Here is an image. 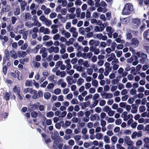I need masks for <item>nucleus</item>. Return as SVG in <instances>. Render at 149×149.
I'll use <instances>...</instances> for the list:
<instances>
[{
  "label": "nucleus",
  "mask_w": 149,
  "mask_h": 149,
  "mask_svg": "<svg viewBox=\"0 0 149 149\" xmlns=\"http://www.w3.org/2000/svg\"><path fill=\"white\" fill-rule=\"evenodd\" d=\"M133 10V7L132 4L127 3L125 5L123 9L122 14L123 15H129L132 13Z\"/></svg>",
  "instance_id": "nucleus-1"
},
{
  "label": "nucleus",
  "mask_w": 149,
  "mask_h": 149,
  "mask_svg": "<svg viewBox=\"0 0 149 149\" xmlns=\"http://www.w3.org/2000/svg\"><path fill=\"white\" fill-rule=\"evenodd\" d=\"M32 94V97L33 99H36L39 97L42 96L43 93L41 91H38L37 93V91L35 90L32 91L31 93Z\"/></svg>",
  "instance_id": "nucleus-2"
},
{
  "label": "nucleus",
  "mask_w": 149,
  "mask_h": 149,
  "mask_svg": "<svg viewBox=\"0 0 149 149\" xmlns=\"http://www.w3.org/2000/svg\"><path fill=\"white\" fill-rule=\"evenodd\" d=\"M139 43V41L137 38H133L132 39L131 45L133 47H137L138 46Z\"/></svg>",
  "instance_id": "nucleus-3"
},
{
  "label": "nucleus",
  "mask_w": 149,
  "mask_h": 149,
  "mask_svg": "<svg viewBox=\"0 0 149 149\" xmlns=\"http://www.w3.org/2000/svg\"><path fill=\"white\" fill-rule=\"evenodd\" d=\"M106 31L108 32L107 33L108 36L110 38H111L112 33L114 32V30L111 26H108L106 28Z\"/></svg>",
  "instance_id": "nucleus-4"
},
{
  "label": "nucleus",
  "mask_w": 149,
  "mask_h": 149,
  "mask_svg": "<svg viewBox=\"0 0 149 149\" xmlns=\"http://www.w3.org/2000/svg\"><path fill=\"white\" fill-rule=\"evenodd\" d=\"M39 31L41 33H43L45 34H49L50 33V31L47 28H45L43 26H41L39 29Z\"/></svg>",
  "instance_id": "nucleus-5"
},
{
  "label": "nucleus",
  "mask_w": 149,
  "mask_h": 149,
  "mask_svg": "<svg viewBox=\"0 0 149 149\" xmlns=\"http://www.w3.org/2000/svg\"><path fill=\"white\" fill-rule=\"evenodd\" d=\"M125 143L128 145H132L134 144L133 142L130 140L129 136H126L124 137Z\"/></svg>",
  "instance_id": "nucleus-6"
},
{
  "label": "nucleus",
  "mask_w": 149,
  "mask_h": 149,
  "mask_svg": "<svg viewBox=\"0 0 149 149\" xmlns=\"http://www.w3.org/2000/svg\"><path fill=\"white\" fill-rule=\"evenodd\" d=\"M49 52L50 53L54 52L56 53L59 51L58 48L56 47L52 46L48 49Z\"/></svg>",
  "instance_id": "nucleus-7"
},
{
  "label": "nucleus",
  "mask_w": 149,
  "mask_h": 149,
  "mask_svg": "<svg viewBox=\"0 0 149 149\" xmlns=\"http://www.w3.org/2000/svg\"><path fill=\"white\" fill-rule=\"evenodd\" d=\"M39 105L38 103L32 104L29 106V109L30 111L35 110L38 108Z\"/></svg>",
  "instance_id": "nucleus-8"
},
{
  "label": "nucleus",
  "mask_w": 149,
  "mask_h": 149,
  "mask_svg": "<svg viewBox=\"0 0 149 149\" xmlns=\"http://www.w3.org/2000/svg\"><path fill=\"white\" fill-rule=\"evenodd\" d=\"M9 54L11 57L14 59L17 58L18 56L16 52L13 50L10 51Z\"/></svg>",
  "instance_id": "nucleus-9"
},
{
  "label": "nucleus",
  "mask_w": 149,
  "mask_h": 149,
  "mask_svg": "<svg viewBox=\"0 0 149 149\" xmlns=\"http://www.w3.org/2000/svg\"><path fill=\"white\" fill-rule=\"evenodd\" d=\"M133 24L136 25L138 27L141 24V20L139 18H134L132 19Z\"/></svg>",
  "instance_id": "nucleus-10"
},
{
  "label": "nucleus",
  "mask_w": 149,
  "mask_h": 149,
  "mask_svg": "<svg viewBox=\"0 0 149 149\" xmlns=\"http://www.w3.org/2000/svg\"><path fill=\"white\" fill-rule=\"evenodd\" d=\"M104 28V25H101L100 26H96L94 28V30L96 32H101L103 31Z\"/></svg>",
  "instance_id": "nucleus-11"
},
{
  "label": "nucleus",
  "mask_w": 149,
  "mask_h": 149,
  "mask_svg": "<svg viewBox=\"0 0 149 149\" xmlns=\"http://www.w3.org/2000/svg\"><path fill=\"white\" fill-rule=\"evenodd\" d=\"M58 85H60L62 87L65 88L67 85L66 83L64 81V80L62 79H59L58 81Z\"/></svg>",
  "instance_id": "nucleus-12"
},
{
  "label": "nucleus",
  "mask_w": 149,
  "mask_h": 149,
  "mask_svg": "<svg viewBox=\"0 0 149 149\" xmlns=\"http://www.w3.org/2000/svg\"><path fill=\"white\" fill-rule=\"evenodd\" d=\"M147 56L146 54L144 53H142L141 55V57L142 58V59L140 60V63H144L145 59L147 58Z\"/></svg>",
  "instance_id": "nucleus-13"
},
{
  "label": "nucleus",
  "mask_w": 149,
  "mask_h": 149,
  "mask_svg": "<svg viewBox=\"0 0 149 149\" xmlns=\"http://www.w3.org/2000/svg\"><path fill=\"white\" fill-rule=\"evenodd\" d=\"M89 43L90 45L92 46L95 45V46H97L99 45V42L98 41H95L93 40H91L89 41Z\"/></svg>",
  "instance_id": "nucleus-14"
},
{
  "label": "nucleus",
  "mask_w": 149,
  "mask_h": 149,
  "mask_svg": "<svg viewBox=\"0 0 149 149\" xmlns=\"http://www.w3.org/2000/svg\"><path fill=\"white\" fill-rule=\"evenodd\" d=\"M20 74V72L17 70H15L14 72H11L10 73V75L13 77L15 78L17 76H18Z\"/></svg>",
  "instance_id": "nucleus-15"
},
{
  "label": "nucleus",
  "mask_w": 149,
  "mask_h": 149,
  "mask_svg": "<svg viewBox=\"0 0 149 149\" xmlns=\"http://www.w3.org/2000/svg\"><path fill=\"white\" fill-rule=\"evenodd\" d=\"M143 36L145 39L149 40V29L146 30L144 32Z\"/></svg>",
  "instance_id": "nucleus-16"
},
{
  "label": "nucleus",
  "mask_w": 149,
  "mask_h": 149,
  "mask_svg": "<svg viewBox=\"0 0 149 149\" xmlns=\"http://www.w3.org/2000/svg\"><path fill=\"white\" fill-rule=\"evenodd\" d=\"M27 54L24 51H21L18 52V55L19 57H24Z\"/></svg>",
  "instance_id": "nucleus-17"
},
{
  "label": "nucleus",
  "mask_w": 149,
  "mask_h": 149,
  "mask_svg": "<svg viewBox=\"0 0 149 149\" xmlns=\"http://www.w3.org/2000/svg\"><path fill=\"white\" fill-rule=\"evenodd\" d=\"M65 63L66 64L67 70H70L71 68V65L70 64V59H67L65 60Z\"/></svg>",
  "instance_id": "nucleus-18"
},
{
  "label": "nucleus",
  "mask_w": 149,
  "mask_h": 149,
  "mask_svg": "<svg viewBox=\"0 0 149 149\" xmlns=\"http://www.w3.org/2000/svg\"><path fill=\"white\" fill-rule=\"evenodd\" d=\"M103 134L101 133H98L96 134L95 136L96 138L98 140H100L102 139Z\"/></svg>",
  "instance_id": "nucleus-19"
},
{
  "label": "nucleus",
  "mask_w": 149,
  "mask_h": 149,
  "mask_svg": "<svg viewBox=\"0 0 149 149\" xmlns=\"http://www.w3.org/2000/svg\"><path fill=\"white\" fill-rule=\"evenodd\" d=\"M130 19V17H128L122 19L121 21L124 24H126L129 22Z\"/></svg>",
  "instance_id": "nucleus-20"
},
{
  "label": "nucleus",
  "mask_w": 149,
  "mask_h": 149,
  "mask_svg": "<svg viewBox=\"0 0 149 149\" xmlns=\"http://www.w3.org/2000/svg\"><path fill=\"white\" fill-rule=\"evenodd\" d=\"M90 104L89 102H83L81 103V107L83 109H85L86 107L89 105Z\"/></svg>",
  "instance_id": "nucleus-21"
},
{
  "label": "nucleus",
  "mask_w": 149,
  "mask_h": 149,
  "mask_svg": "<svg viewBox=\"0 0 149 149\" xmlns=\"http://www.w3.org/2000/svg\"><path fill=\"white\" fill-rule=\"evenodd\" d=\"M84 81V80L82 78H80L78 80L77 82V84L78 85L80 86L83 83Z\"/></svg>",
  "instance_id": "nucleus-22"
},
{
  "label": "nucleus",
  "mask_w": 149,
  "mask_h": 149,
  "mask_svg": "<svg viewBox=\"0 0 149 149\" xmlns=\"http://www.w3.org/2000/svg\"><path fill=\"white\" fill-rule=\"evenodd\" d=\"M145 19L143 20L142 24L140 27V29L141 31H143L146 29V25L145 24L143 23L144 21H145Z\"/></svg>",
  "instance_id": "nucleus-23"
},
{
  "label": "nucleus",
  "mask_w": 149,
  "mask_h": 149,
  "mask_svg": "<svg viewBox=\"0 0 149 149\" xmlns=\"http://www.w3.org/2000/svg\"><path fill=\"white\" fill-rule=\"evenodd\" d=\"M51 96V94L49 92H47L45 93L44 94V97L45 99L48 100L50 99Z\"/></svg>",
  "instance_id": "nucleus-24"
},
{
  "label": "nucleus",
  "mask_w": 149,
  "mask_h": 149,
  "mask_svg": "<svg viewBox=\"0 0 149 149\" xmlns=\"http://www.w3.org/2000/svg\"><path fill=\"white\" fill-rule=\"evenodd\" d=\"M4 99L6 100H8L10 99V94L7 92H6L4 94Z\"/></svg>",
  "instance_id": "nucleus-25"
},
{
  "label": "nucleus",
  "mask_w": 149,
  "mask_h": 149,
  "mask_svg": "<svg viewBox=\"0 0 149 149\" xmlns=\"http://www.w3.org/2000/svg\"><path fill=\"white\" fill-rule=\"evenodd\" d=\"M33 90L30 88H26L24 90V94L28 93H31Z\"/></svg>",
  "instance_id": "nucleus-26"
},
{
  "label": "nucleus",
  "mask_w": 149,
  "mask_h": 149,
  "mask_svg": "<svg viewBox=\"0 0 149 149\" xmlns=\"http://www.w3.org/2000/svg\"><path fill=\"white\" fill-rule=\"evenodd\" d=\"M61 92V90L59 88H57L55 89L54 90L53 93L56 95H58Z\"/></svg>",
  "instance_id": "nucleus-27"
},
{
  "label": "nucleus",
  "mask_w": 149,
  "mask_h": 149,
  "mask_svg": "<svg viewBox=\"0 0 149 149\" xmlns=\"http://www.w3.org/2000/svg\"><path fill=\"white\" fill-rule=\"evenodd\" d=\"M38 113H40L39 111H38L37 112L36 111H33L31 113V115L32 117L33 118H36L37 117L38 115Z\"/></svg>",
  "instance_id": "nucleus-28"
},
{
  "label": "nucleus",
  "mask_w": 149,
  "mask_h": 149,
  "mask_svg": "<svg viewBox=\"0 0 149 149\" xmlns=\"http://www.w3.org/2000/svg\"><path fill=\"white\" fill-rule=\"evenodd\" d=\"M103 140L106 143H109L110 142V138L107 136H104Z\"/></svg>",
  "instance_id": "nucleus-29"
},
{
  "label": "nucleus",
  "mask_w": 149,
  "mask_h": 149,
  "mask_svg": "<svg viewBox=\"0 0 149 149\" xmlns=\"http://www.w3.org/2000/svg\"><path fill=\"white\" fill-rule=\"evenodd\" d=\"M92 85L95 87H97L98 86V82L96 80H94L92 81Z\"/></svg>",
  "instance_id": "nucleus-30"
},
{
  "label": "nucleus",
  "mask_w": 149,
  "mask_h": 149,
  "mask_svg": "<svg viewBox=\"0 0 149 149\" xmlns=\"http://www.w3.org/2000/svg\"><path fill=\"white\" fill-rule=\"evenodd\" d=\"M94 101L93 102V104H91L90 107L91 108L94 107H95L98 104V101L97 100H94Z\"/></svg>",
  "instance_id": "nucleus-31"
},
{
  "label": "nucleus",
  "mask_w": 149,
  "mask_h": 149,
  "mask_svg": "<svg viewBox=\"0 0 149 149\" xmlns=\"http://www.w3.org/2000/svg\"><path fill=\"white\" fill-rule=\"evenodd\" d=\"M13 91L15 93H17V94L18 93L19 91V92H20V87H17L16 86H15L14 87L13 89Z\"/></svg>",
  "instance_id": "nucleus-32"
},
{
  "label": "nucleus",
  "mask_w": 149,
  "mask_h": 149,
  "mask_svg": "<svg viewBox=\"0 0 149 149\" xmlns=\"http://www.w3.org/2000/svg\"><path fill=\"white\" fill-rule=\"evenodd\" d=\"M143 142L141 140H138L136 143V145L137 148H139V149L140 148V146L142 145Z\"/></svg>",
  "instance_id": "nucleus-33"
},
{
  "label": "nucleus",
  "mask_w": 149,
  "mask_h": 149,
  "mask_svg": "<svg viewBox=\"0 0 149 149\" xmlns=\"http://www.w3.org/2000/svg\"><path fill=\"white\" fill-rule=\"evenodd\" d=\"M44 22L45 25L48 26H49L52 24L51 21L47 19H46Z\"/></svg>",
  "instance_id": "nucleus-34"
},
{
  "label": "nucleus",
  "mask_w": 149,
  "mask_h": 149,
  "mask_svg": "<svg viewBox=\"0 0 149 149\" xmlns=\"http://www.w3.org/2000/svg\"><path fill=\"white\" fill-rule=\"evenodd\" d=\"M139 109L140 112H143L146 110V108L145 106H141L139 107Z\"/></svg>",
  "instance_id": "nucleus-35"
},
{
  "label": "nucleus",
  "mask_w": 149,
  "mask_h": 149,
  "mask_svg": "<svg viewBox=\"0 0 149 149\" xmlns=\"http://www.w3.org/2000/svg\"><path fill=\"white\" fill-rule=\"evenodd\" d=\"M132 118V114H130L127 115L123 120L124 121H126L131 118Z\"/></svg>",
  "instance_id": "nucleus-36"
},
{
  "label": "nucleus",
  "mask_w": 149,
  "mask_h": 149,
  "mask_svg": "<svg viewBox=\"0 0 149 149\" xmlns=\"http://www.w3.org/2000/svg\"><path fill=\"white\" fill-rule=\"evenodd\" d=\"M111 109V108L108 106H106L103 108V110L107 113Z\"/></svg>",
  "instance_id": "nucleus-37"
},
{
  "label": "nucleus",
  "mask_w": 149,
  "mask_h": 149,
  "mask_svg": "<svg viewBox=\"0 0 149 149\" xmlns=\"http://www.w3.org/2000/svg\"><path fill=\"white\" fill-rule=\"evenodd\" d=\"M24 17L26 19H30L31 18V16L30 13H26L24 15Z\"/></svg>",
  "instance_id": "nucleus-38"
},
{
  "label": "nucleus",
  "mask_w": 149,
  "mask_h": 149,
  "mask_svg": "<svg viewBox=\"0 0 149 149\" xmlns=\"http://www.w3.org/2000/svg\"><path fill=\"white\" fill-rule=\"evenodd\" d=\"M67 82L68 84H71L72 83V79L70 76H68L66 78Z\"/></svg>",
  "instance_id": "nucleus-39"
},
{
  "label": "nucleus",
  "mask_w": 149,
  "mask_h": 149,
  "mask_svg": "<svg viewBox=\"0 0 149 149\" xmlns=\"http://www.w3.org/2000/svg\"><path fill=\"white\" fill-rule=\"evenodd\" d=\"M54 116V113L51 111L47 112V113L46 116L48 118L53 117Z\"/></svg>",
  "instance_id": "nucleus-40"
},
{
  "label": "nucleus",
  "mask_w": 149,
  "mask_h": 149,
  "mask_svg": "<svg viewBox=\"0 0 149 149\" xmlns=\"http://www.w3.org/2000/svg\"><path fill=\"white\" fill-rule=\"evenodd\" d=\"M54 135H52V136L53 139H55L58 136L59 134L58 132L56 131H54Z\"/></svg>",
  "instance_id": "nucleus-41"
},
{
  "label": "nucleus",
  "mask_w": 149,
  "mask_h": 149,
  "mask_svg": "<svg viewBox=\"0 0 149 149\" xmlns=\"http://www.w3.org/2000/svg\"><path fill=\"white\" fill-rule=\"evenodd\" d=\"M63 45L62 44L60 45V46H61V49L60 50V53L61 54L64 53L66 51V49L64 47H62Z\"/></svg>",
  "instance_id": "nucleus-42"
},
{
  "label": "nucleus",
  "mask_w": 149,
  "mask_h": 149,
  "mask_svg": "<svg viewBox=\"0 0 149 149\" xmlns=\"http://www.w3.org/2000/svg\"><path fill=\"white\" fill-rule=\"evenodd\" d=\"M138 111V108L136 107H133L131 110V112L133 113H136Z\"/></svg>",
  "instance_id": "nucleus-43"
},
{
  "label": "nucleus",
  "mask_w": 149,
  "mask_h": 149,
  "mask_svg": "<svg viewBox=\"0 0 149 149\" xmlns=\"http://www.w3.org/2000/svg\"><path fill=\"white\" fill-rule=\"evenodd\" d=\"M107 113L109 116L111 117L113 116L114 115V112L111 109L110 111Z\"/></svg>",
  "instance_id": "nucleus-44"
},
{
  "label": "nucleus",
  "mask_w": 149,
  "mask_h": 149,
  "mask_svg": "<svg viewBox=\"0 0 149 149\" xmlns=\"http://www.w3.org/2000/svg\"><path fill=\"white\" fill-rule=\"evenodd\" d=\"M106 96V97H105V99H106L111 98L113 97V95L111 93H107Z\"/></svg>",
  "instance_id": "nucleus-45"
},
{
  "label": "nucleus",
  "mask_w": 149,
  "mask_h": 149,
  "mask_svg": "<svg viewBox=\"0 0 149 149\" xmlns=\"http://www.w3.org/2000/svg\"><path fill=\"white\" fill-rule=\"evenodd\" d=\"M25 85L26 86H31L32 84V81L29 80H26L25 82Z\"/></svg>",
  "instance_id": "nucleus-46"
},
{
  "label": "nucleus",
  "mask_w": 149,
  "mask_h": 149,
  "mask_svg": "<svg viewBox=\"0 0 149 149\" xmlns=\"http://www.w3.org/2000/svg\"><path fill=\"white\" fill-rule=\"evenodd\" d=\"M116 54V56L118 57H120L122 54V52L121 51H115V52Z\"/></svg>",
  "instance_id": "nucleus-47"
},
{
  "label": "nucleus",
  "mask_w": 149,
  "mask_h": 149,
  "mask_svg": "<svg viewBox=\"0 0 149 149\" xmlns=\"http://www.w3.org/2000/svg\"><path fill=\"white\" fill-rule=\"evenodd\" d=\"M63 62L61 61H58L56 63L55 67L56 68H58L60 65L62 64Z\"/></svg>",
  "instance_id": "nucleus-48"
},
{
  "label": "nucleus",
  "mask_w": 149,
  "mask_h": 149,
  "mask_svg": "<svg viewBox=\"0 0 149 149\" xmlns=\"http://www.w3.org/2000/svg\"><path fill=\"white\" fill-rule=\"evenodd\" d=\"M42 75L45 78L48 76L49 74L48 72L47 71H44L42 72Z\"/></svg>",
  "instance_id": "nucleus-49"
},
{
  "label": "nucleus",
  "mask_w": 149,
  "mask_h": 149,
  "mask_svg": "<svg viewBox=\"0 0 149 149\" xmlns=\"http://www.w3.org/2000/svg\"><path fill=\"white\" fill-rule=\"evenodd\" d=\"M85 88L86 90L90 89L91 86V84L89 83H86L85 84Z\"/></svg>",
  "instance_id": "nucleus-50"
},
{
  "label": "nucleus",
  "mask_w": 149,
  "mask_h": 149,
  "mask_svg": "<svg viewBox=\"0 0 149 149\" xmlns=\"http://www.w3.org/2000/svg\"><path fill=\"white\" fill-rule=\"evenodd\" d=\"M106 101L103 100H101L99 102V105L101 106H104L106 104Z\"/></svg>",
  "instance_id": "nucleus-51"
},
{
  "label": "nucleus",
  "mask_w": 149,
  "mask_h": 149,
  "mask_svg": "<svg viewBox=\"0 0 149 149\" xmlns=\"http://www.w3.org/2000/svg\"><path fill=\"white\" fill-rule=\"evenodd\" d=\"M67 51L69 52H73L74 50V49L72 47H69L67 48Z\"/></svg>",
  "instance_id": "nucleus-52"
},
{
  "label": "nucleus",
  "mask_w": 149,
  "mask_h": 149,
  "mask_svg": "<svg viewBox=\"0 0 149 149\" xmlns=\"http://www.w3.org/2000/svg\"><path fill=\"white\" fill-rule=\"evenodd\" d=\"M71 102L72 104H76L78 103V101L76 99L74 98L72 100Z\"/></svg>",
  "instance_id": "nucleus-53"
},
{
  "label": "nucleus",
  "mask_w": 149,
  "mask_h": 149,
  "mask_svg": "<svg viewBox=\"0 0 149 149\" xmlns=\"http://www.w3.org/2000/svg\"><path fill=\"white\" fill-rule=\"evenodd\" d=\"M97 10L99 12H102L103 13H105L107 11L106 9L104 10L103 11V8L101 7H99L97 9Z\"/></svg>",
  "instance_id": "nucleus-54"
},
{
  "label": "nucleus",
  "mask_w": 149,
  "mask_h": 149,
  "mask_svg": "<svg viewBox=\"0 0 149 149\" xmlns=\"http://www.w3.org/2000/svg\"><path fill=\"white\" fill-rule=\"evenodd\" d=\"M116 41L118 43H120L123 44L125 43L124 40H121L120 38H118L116 39Z\"/></svg>",
  "instance_id": "nucleus-55"
},
{
  "label": "nucleus",
  "mask_w": 149,
  "mask_h": 149,
  "mask_svg": "<svg viewBox=\"0 0 149 149\" xmlns=\"http://www.w3.org/2000/svg\"><path fill=\"white\" fill-rule=\"evenodd\" d=\"M54 87V85L52 83L49 84L47 86V88L48 89H53Z\"/></svg>",
  "instance_id": "nucleus-56"
},
{
  "label": "nucleus",
  "mask_w": 149,
  "mask_h": 149,
  "mask_svg": "<svg viewBox=\"0 0 149 149\" xmlns=\"http://www.w3.org/2000/svg\"><path fill=\"white\" fill-rule=\"evenodd\" d=\"M87 72L88 75H91L93 72V70L91 68H88L87 70Z\"/></svg>",
  "instance_id": "nucleus-57"
},
{
  "label": "nucleus",
  "mask_w": 149,
  "mask_h": 149,
  "mask_svg": "<svg viewBox=\"0 0 149 149\" xmlns=\"http://www.w3.org/2000/svg\"><path fill=\"white\" fill-rule=\"evenodd\" d=\"M127 115V113L126 111H124L121 115V117L123 119V120Z\"/></svg>",
  "instance_id": "nucleus-58"
},
{
  "label": "nucleus",
  "mask_w": 149,
  "mask_h": 149,
  "mask_svg": "<svg viewBox=\"0 0 149 149\" xmlns=\"http://www.w3.org/2000/svg\"><path fill=\"white\" fill-rule=\"evenodd\" d=\"M56 16V13L54 12H52L49 15V17L53 19Z\"/></svg>",
  "instance_id": "nucleus-59"
},
{
  "label": "nucleus",
  "mask_w": 149,
  "mask_h": 149,
  "mask_svg": "<svg viewBox=\"0 0 149 149\" xmlns=\"http://www.w3.org/2000/svg\"><path fill=\"white\" fill-rule=\"evenodd\" d=\"M126 35L127 39H130L132 37V36L130 32H128Z\"/></svg>",
  "instance_id": "nucleus-60"
},
{
  "label": "nucleus",
  "mask_w": 149,
  "mask_h": 149,
  "mask_svg": "<svg viewBox=\"0 0 149 149\" xmlns=\"http://www.w3.org/2000/svg\"><path fill=\"white\" fill-rule=\"evenodd\" d=\"M71 26V23L70 22H67L65 25V28L67 29H70Z\"/></svg>",
  "instance_id": "nucleus-61"
},
{
  "label": "nucleus",
  "mask_w": 149,
  "mask_h": 149,
  "mask_svg": "<svg viewBox=\"0 0 149 149\" xmlns=\"http://www.w3.org/2000/svg\"><path fill=\"white\" fill-rule=\"evenodd\" d=\"M117 88V86H112L111 88V91L112 92H113L115 91Z\"/></svg>",
  "instance_id": "nucleus-62"
},
{
  "label": "nucleus",
  "mask_w": 149,
  "mask_h": 149,
  "mask_svg": "<svg viewBox=\"0 0 149 149\" xmlns=\"http://www.w3.org/2000/svg\"><path fill=\"white\" fill-rule=\"evenodd\" d=\"M143 140L145 144L149 143V137H146Z\"/></svg>",
  "instance_id": "nucleus-63"
},
{
  "label": "nucleus",
  "mask_w": 149,
  "mask_h": 149,
  "mask_svg": "<svg viewBox=\"0 0 149 149\" xmlns=\"http://www.w3.org/2000/svg\"><path fill=\"white\" fill-rule=\"evenodd\" d=\"M116 148L117 149H125V148L119 144H117L116 146Z\"/></svg>",
  "instance_id": "nucleus-64"
}]
</instances>
